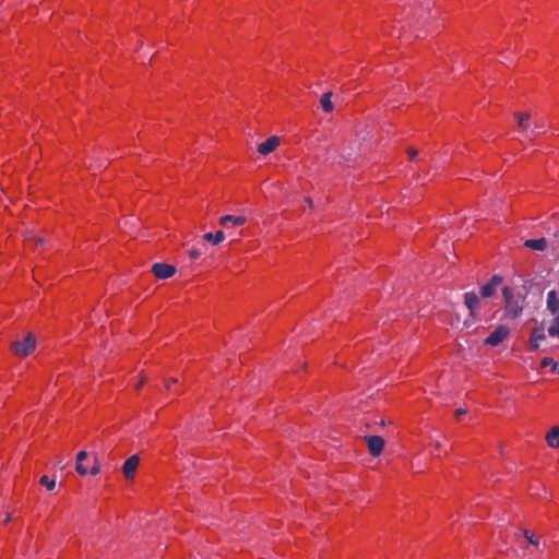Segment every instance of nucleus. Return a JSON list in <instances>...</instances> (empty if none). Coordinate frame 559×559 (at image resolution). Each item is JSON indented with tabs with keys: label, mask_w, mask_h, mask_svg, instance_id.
I'll return each instance as SVG.
<instances>
[{
	"label": "nucleus",
	"mask_w": 559,
	"mask_h": 559,
	"mask_svg": "<svg viewBox=\"0 0 559 559\" xmlns=\"http://www.w3.org/2000/svg\"><path fill=\"white\" fill-rule=\"evenodd\" d=\"M524 246L532 250L544 251L547 248V240H546V238L527 239L524 242Z\"/></svg>",
	"instance_id": "13"
},
{
	"label": "nucleus",
	"mask_w": 559,
	"mask_h": 559,
	"mask_svg": "<svg viewBox=\"0 0 559 559\" xmlns=\"http://www.w3.org/2000/svg\"><path fill=\"white\" fill-rule=\"evenodd\" d=\"M466 413H467V411H466L465 408H457V409L455 411V416H456V417H460V416H462V415H465Z\"/></svg>",
	"instance_id": "30"
},
{
	"label": "nucleus",
	"mask_w": 559,
	"mask_h": 559,
	"mask_svg": "<svg viewBox=\"0 0 559 559\" xmlns=\"http://www.w3.org/2000/svg\"><path fill=\"white\" fill-rule=\"evenodd\" d=\"M558 373H559V367H558Z\"/></svg>",
	"instance_id": "37"
},
{
	"label": "nucleus",
	"mask_w": 559,
	"mask_h": 559,
	"mask_svg": "<svg viewBox=\"0 0 559 559\" xmlns=\"http://www.w3.org/2000/svg\"><path fill=\"white\" fill-rule=\"evenodd\" d=\"M538 348H539V342L531 340V349L532 350H537Z\"/></svg>",
	"instance_id": "29"
},
{
	"label": "nucleus",
	"mask_w": 559,
	"mask_h": 559,
	"mask_svg": "<svg viewBox=\"0 0 559 559\" xmlns=\"http://www.w3.org/2000/svg\"><path fill=\"white\" fill-rule=\"evenodd\" d=\"M369 453L372 456H379L384 448V439L380 436L365 437Z\"/></svg>",
	"instance_id": "5"
},
{
	"label": "nucleus",
	"mask_w": 559,
	"mask_h": 559,
	"mask_svg": "<svg viewBox=\"0 0 559 559\" xmlns=\"http://www.w3.org/2000/svg\"><path fill=\"white\" fill-rule=\"evenodd\" d=\"M331 97H332V92H328V93H324L320 99L321 107L325 112H330L333 110V104L331 102Z\"/></svg>",
	"instance_id": "16"
},
{
	"label": "nucleus",
	"mask_w": 559,
	"mask_h": 559,
	"mask_svg": "<svg viewBox=\"0 0 559 559\" xmlns=\"http://www.w3.org/2000/svg\"><path fill=\"white\" fill-rule=\"evenodd\" d=\"M431 31H432V32H436V31H437V32H441V31H440V29H438V28H432Z\"/></svg>",
	"instance_id": "36"
},
{
	"label": "nucleus",
	"mask_w": 559,
	"mask_h": 559,
	"mask_svg": "<svg viewBox=\"0 0 559 559\" xmlns=\"http://www.w3.org/2000/svg\"><path fill=\"white\" fill-rule=\"evenodd\" d=\"M407 153L411 159H415V157L418 155V151L415 148H408Z\"/></svg>",
	"instance_id": "27"
},
{
	"label": "nucleus",
	"mask_w": 559,
	"mask_h": 559,
	"mask_svg": "<svg viewBox=\"0 0 559 559\" xmlns=\"http://www.w3.org/2000/svg\"><path fill=\"white\" fill-rule=\"evenodd\" d=\"M305 201L308 203L309 206L313 205L311 198L307 197Z\"/></svg>",
	"instance_id": "31"
},
{
	"label": "nucleus",
	"mask_w": 559,
	"mask_h": 559,
	"mask_svg": "<svg viewBox=\"0 0 559 559\" xmlns=\"http://www.w3.org/2000/svg\"><path fill=\"white\" fill-rule=\"evenodd\" d=\"M545 440L549 448L559 449V426L550 428L545 436Z\"/></svg>",
	"instance_id": "12"
},
{
	"label": "nucleus",
	"mask_w": 559,
	"mask_h": 559,
	"mask_svg": "<svg viewBox=\"0 0 559 559\" xmlns=\"http://www.w3.org/2000/svg\"><path fill=\"white\" fill-rule=\"evenodd\" d=\"M502 295L506 301L504 312L511 319H518L525 305V296L521 293H514L510 287L502 288Z\"/></svg>",
	"instance_id": "1"
},
{
	"label": "nucleus",
	"mask_w": 559,
	"mask_h": 559,
	"mask_svg": "<svg viewBox=\"0 0 559 559\" xmlns=\"http://www.w3.org/2000/svg\"><path fill=\"white\" fill-rule=\"evenodd\" d=\"M280 145V139L276 135L270 136L266 141L258 146V152L261 155H267L275 151Z\"/></svg>",
	"instance_id": "9"
},
{
	"label": "nucleus",
	"mask_w": 559,
	"mask_h": 559,
	"mask_svg": "<svg viewBox=\"0 0 559 559\" xmlns=\"http://www.w3.org/2000/svg\"><path fill=\"white\" fill-rule=\"evenodd\" d=\"M10 520H11V514H10V513H8V514H7V516H5V519H4V523H8Z\"/></svg>",
	"instance_id": "34"
},
{
	"label": "nucleus",
	"mask_w": 559,
	"mask_h": 559,
	"mask_svg": "<svg viewBox=\"0 0 559 559\" xmlns=\"http://www.w3.org/2000/svg\"><path fill=\"white\" fill-rule=\"evenodd\" d=\"M523 534L531 545H534V546L538 545V539L535 537V535L533 533H531L527 530H524Z\"/></svg>",
	"instance_id": "22"
},
{
	"label": "nucleus",
	"mask_w": 559,
	"mask_h": 559,
	"mask_svg": "<svg viewBox=\"0 0 559 559\" xmlns=\"http://www.w3.org/2000/svg\"><path fill=\"white\" fill-rule=\"evenodd\" d=\"M75 469L81 476H85L88 473L87 468L83 465L82 462H76Z\"/></svg>",
	"instance_id": "24"
},
{
	"label": "nucleus",
	"mask_w": 559,
	"mask_h": 559,
	"mask_svg": "<svg viewBox=\"0 0 559 559\" xmlns=\"http://www.w3.org/2000/svg\"><path fill=\"white\" fill-rule=\"evenodd\" d=\"M245 223H246L245 216L224 215L219 219V224L225 228H228L230 225L231 226H241Z\"/></svg>",
	"instance_id": "11"
},
{
	"label": "nucleus",
	"mask_w": 559,
	"mask_h": 559,
	"mask_svg": "<svg viewBox=\"0 0 559 559\" xmlns=\"http://www.w3.org/2000/svg\"><path fill=\"white\" fill-rule=\"evenodd\" d=\"M26 239L28 241H34L36 245H43L45 242L44 238L38 236H28Z\"/></svg>",
	"instance_id": "25"
},
{
	"label": "nucleus",
	"mask_w": 559,
	"mask_h": 559,
	"mask_svg": "<svg viewBox=\"0 0 559 559\" xmlns=\"http://www.w3.org/2000/svg\"><path fill=\"white\" fill-rule=\"evenodd\" d=\"M549 366L555 370L557 368V362L550 357L543 358V360L540 362V367L546 368Z\"/></svg>",
	"instance_id": "21"
},
{
	"label": "nucleus",
	"mask_w": 559,
	"mask_h": 559,
	"mask_svg": "<svg viewBox=\"0 0 559 559\" xmlns=\"http://www.w3.org/2000/svg\"><path fill=\"white\" fill-rule=\"evenodd\" d=\"M36 348V338L34 334L28 333L24 340L15 341L11 344V349L19 357L28 356Z\"/></svg>",
	"instance_id": "2"
},
{
	"label": "nucleus",
	"mask_w": 559,
	"mask_h": 559,
	"mask_svg": "<svg viewBox=\"0 0 559 559\" xmlns=\"http://www.w3.org/2000/svg\"><path fill=\"white\" fill-rule=\"evenodd\" d=\"M99 472H100V463H99L98 459L95 456L94 457V464H93L90 473L92 475H97Z\"/></svg>",
	"instance_id": "23"
},
{
	"label": "nucleus",
	"mask_w": 559,
	"mask_h": 559,
	"mask_svg": "<svg viewBox=\"0 0 559 559\" xmlns=\"http://www.w3.org/2000/svg\"><path fill=\"white\" fill-rule=\"evenodd\" d=\"M203 239L212 242L213 245H218L225 239V234L222 230H218L215 234L206 233L203 236Z\"/></svg>",
	"instance_id": "15"
},
{
	"label": "nucleus",
	"mask_w": 559,
	"mask_h": 559,
	"mask_svg": "<svg viewBox=\"0 0 559 559\" xmlns=\"http://www.w3.org/2000/svg\"><path fill=\"white\" fill-rule=\"evenodd\" d=\"M435 449H436V450L441 449V443H440L439 441H437V442H436V444H435Z\"/></svg>",
	"instance_id": "33"
},
{
	"label": "nucleus",
	"mask_w": 559,
	"mask_h": 559,
	"mask_svg": "<svg viewBox=\"0 0 559 559\" xmlns=\"http://www.w3.org/2000/svg\"><path fill=\"white\" fill-rule=\"evenodd\" d=\"M514 118L518 121V127L521 133L528 134L531 114L528 112H514Z\"/></svg>",
	"instance_id": "10"
},
{
	"label": "nucleus",
	"mask_w": 559,
	"mask_h": 559,
	"mask_svg": "<svg viewBox=\"0 0 559 559\" xmlns=\"http://www.w3.org/2000/svg\"><path fill=\"white\" fill-rule=\"evenodd\" d=\"M199 255H200V251L199 250H197V249L189 250V257L191 259H197Z\"/></svg>",
	"instance_id": "28"
},
{
	"label": "nucleus",
	"mask_w": 559,
	"mask_h": 559,
	"mask_svg": "<svg viewBox=\"0 0 559 559\" xmlns=\"http://www.w3.org/2000/svg\"><path fill=\"white\" fill-rule=\"evenodd\" d=\"M548 334L552 337H559V314L552 319L548 328Z\"/></svg>",
	"instance_id": "18"
},
{
	"label": "nucleus",
	"mask_w": 559,
	"mask_h": 559,
	"mask_svg": "<svg viewBox=\"0 0 559 559\" xmlns=\"http://www.w3.org/2000/svg\"><path fill=\"white\" fill-rule=\"evenodd\" d=\"M39 483L45 486L48 490H53L56 487V480L50 479L48 476L44 475L40 477Z\"/></svg>",
	"instance_id": "19"
},
{
	"label": "nucleus",
	"mask_w": 559,
	"mask_h": 559,
	"mask_svg": "<svg viewBox=\"0 0 559 559\" xmlns=\"http://www.w3.org/2000/svg\"><path fill=\"white\" fill-rule=\"evenodd\" d=\"M503 282V277L501 275H493L489 283L485 284L484 286H481L480 288V297L483 298H489L491 296H493V294L496 293L497 290V287L499 285H501V283Z\"/></svg>",
	"instance_id": "6"
},
{
	"label": "nucleus",
	"mask_w": 559,
	"mask_h": 559,
	"mask_svg": "<svg viewBox=\"0 0 559 559\" xmlns=\"http://www.w3.org/2000/svg\"><path fill=\"white\" fill-rule=\"evenodd\" d=\"M140 457L139 455L134 454L130 456L122 466V472L126 477V479L131 480L134 478L135 471L139 466Z\"/></svg>",
	"instance_id": "7"
},
{
	"label": "nucleus",
	"mask_w": 559,
	"mask_h": 559,
	"mask_svg": "<svg viewBox=\"0 0 559 559\" xmlns=\"http://www.w3.org/2000/svg\"><path fill=\"white\" fill-rule=\"evenodd\" d=\"M545 124L543 122H539V121H534V122H531L530 121V131L528 133L531 134H537L542 129H544Z\"/></svg>",
	"instance_id": "20"
},
{
	"label": "nucleus",
	"mask_w": 559,
	"mask_h": 559,
	"mask_svg": "<svg viewBox=\"0 0 559 559\" xmlns=\"http://www.w3.org/2000/svg\"><path fill=\"white\" fill-rule=\"evenodd\" d=\"M554 236H555V238H556V240H557V242H558V245H559V230H558V231H556V233L554 234Z\"/></svg>",
	"instance_id": "32"
},
{
	"label": "nucleus",
	"mask_w": 559,
	"mask_h": 559,
	"mask_svg": "<svg viewBox=\"0 0 559 559\" xmlns=\"http://www.w3.org/2000/svg\"><path fill=\"white\" fill-rule=\"evenodd\" d=\"M532 341H544L546 338L545 330L543 325L536 326L531 333Z\"/></svg>",
	"instance_id": "17"
},
{
	"label": "nucleus",
	"mask_w": 559,
	"mask_h": 559,
	"mask_svg": "<svg viewBox=\"0 0 559 559\" xmlns=\"http://www.w3.org/2000/svg\"><path fill=\"white\" fill-rule=\"evenodd\" d=\"M142 385H143V381L138 382L136 390H140L142 388Z\"/></svg>",
	"instance_id": "35"
},
{
	"label": "nucleus",
	"mask_w": 559,
	"mask_h": 559,
	"mask_svg": "<svg viewBox=\"0 0 559 559\" xmlns=\"http://www.w3.org/2000/svg\"><path fill=\"white\" fill-rule=\"evenodd\" d=\"M464 305L469 311V316L475 318L476 317V310L480 305V298L479 296L474 292H467L464 294Z\"/></svg>",
	"instance_id": "8"
},
{
	"label": "nucleus",
	"mask_w": 559,
	"mask_h": 559,
	"mask_svg": "<svg viewBox=\"0 0 559 559\" xmlns=\"http://www.w3.org/2000/svg\"><path fill=\"white\" fill-rule=\"evenodd\" d=\"M176 267L166 263H155L152 265V272L158 280H166L176 274Z\"/></svg>",
	"instance_id": "4"
},
{
	"label": "nucleus",
	"mask_w": 559,
	"mask_h": 559,
	"mask_svg": "<svg viewBox=\"0 0 559 559\" xmlns=\"http://www.w3.org/2000/svg\"><path fill=\"white\" fill-rule=\"evenodd\" d=\"M87 452L86 451H80L76 455V462H83L84 460L87 459Z\"/></svg>",
	"instance_id": "26"
},
{
	"label": "nucleus",
	"mask_w": 559,
	"mask_h": 559,
	"mask_svg": "<svg viewBox=\"0 0 559 559\" xmlns=\"http://www.w3.org/2000/svg\"><path fill=\"white\" fill-rule=\"evenodd\" d=\"M547 309L551 313H557L559 311V298L555 290H550L547 294Z\"/></svg>",
	"instance_id": "14"
},
{
	"label": "nucleus",
	"mask_w": 559,
	"mask_h": 559,
	"mask_svg": "<svg viewBox=\"0 0 559 559\" xmlns=\"http://www.w3.org/2000/svg\"><path fill=\"white\" fill-rule=\"evenodd\" d=\"M510 330L506 325H499L491 332L488 337L484 341L486 345L489 346H498L501 344L509 335Z\"/></svg>",
	"instance_id": "3"
}]
</instances>
